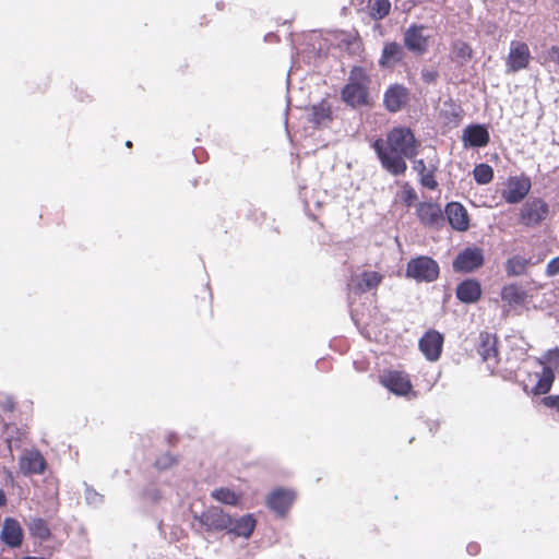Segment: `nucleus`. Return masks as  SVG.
<instances>
[{
    "instance_id": "f257e3e1",
    "label": "nucleus",
    "mask_w": 559,
    "mask_h": 559,
    "mask_svg": "<svg viewBox=\"0 0 559 559\" xmlns=\"http://www.w3.org/2000/svg\"><path fill=\"white\" fill-rule=\"evenodd\" d=\"M382 167L394 176L405 174L406 158L418 154L419 143L414 132L407 127H394L385 139H377L372 144Z\"/></svg>"
},
{
    "instance_id": "f03ea898",
    "label": "nucleus",
    "mask_w": 559,
    "mask_h": 559,
    "mask_svg": "<svg viewBox=\"0 0 559 559\" xmlns=\"http://www.w3.org/2000/svg\"><path fill=\"white\" fill-rule=\"evenodd\" d=\"M193 518L206 532L215 533L226 531L236 537L249 538L255 528V519L252 514H246L238 519L231 518L219 507H210L201 514Z\"/></svg>"
},
{
    "instance_id": "7ed1b4c3",
    "label": "nucleus",
    "mask_w": 559,
    "mask_h": 559,
    "mask_svg": "<svg viewBox=\"0 0 559 559\" xmlns=\"http://www.w3.org/2000/svg\"><path fill=\"white\" fill-rule=\"evenodd\" d=\"M370 76L362 67H353L348 82L342 88V99L352 107L368 104Z\"/></svg>"
},
{
    "instance_id": "20e7f679",
    "label": "nucleus",
    "mask_w": 559,
    "mask_h": 559,
    "mask_svg": "<svg viewBox=\"0 0 559 559\" xmlns=\"http://www.w3.org/2000/svg\"><path fill=\"white\" fill-rule=\"evenodd\" d=\"M440 267L436 260L427 255L411 259L406 265V276L418 283H431L439 277Z\"/></svg>"
},
{
    "instance_id": "39448f33",
    "label": "nucleus",
    "mask_w": 559,
    "mask_h": 559,
    "mask_svg": "<svg viewBox=\"0 0 559 559\" xmlns=\"http://www.w3.org/2000/svg\"><path fill=\"white\" fill-rule=\"evenodd\" d=\"M549 215V205L542 198H531L522 204L519 212V224L536 227Z\"/></svg>"
},
{
    "instance_id": "423d86ee",
    "label": "nucleus",
    "mask_w": 559,
    "mask_h": 559,
    "mask_svg": "<svg viewBox=\"0 0 559 559\" xmlns=\"http://www.w3.org/2000/svg\"><path fill=\"white\" fill-rule=\"evenodd\" d=\"M379 383L399 396H406L413 391L409 374L403 370H385L379 377Z\"/></svg>"
},
{
    "instance_id": "0eeeda50",
    "label": "nucleus",
    "mask_w": 559,
    "mask_h": 559,
    "mask_svg": "<svg viewBox=\"0 0 559 559\" xmlns=\"http://www.w3.org/2000/svg\"><path fill=\"white\" fill-rule=\"evenodd\" d=\"M532 59L530 47L525 41L512 40L506 58L507 73H516L528 68Z\"/></svg>"
},
{
    "instance_id": "6e6552de",
    "label": "nucleus",
    "mask_w": 559,
    "mask_h": 559,
    "mask_svg": "<svg viewBox=\"0 0 559 559\" xmlns=\"http://www.w3.org/2000/svg\"><path fill=\"white\" fill-rule=\"evenodd\" d=\"M504 189L501 192L502 199L509 204H516L523 201L532 188L531 179L525 176H511L507 179Z\"/></svg>"
},
{
    "instance_id": "1a4fd4ad",
    "label": "nucleus",
    "mask_w": 559,
    "mask_h": 559,
    "mask_svg": "<svg viewBox=\"0 0 559 559\" xmlns=\"http://www.w3.org/2000/svg\"><path fill=\"white\" fill-rule=\"evenodd\" d=\"M383 275L376 271H362L361 273L352 275L347 288L349 295H362L370 290L377 289L383 281Z\"/></svg>"
},
{
    "instance_id": "9d476101",
    "label": "nucleus",
    "mask_w": 559,
    "mask_h": 559,
    "mask_svg": "<svg viewBox=\"0 0 559 559\" xmlns=\"http://www.w3.org/2000/svg\"><path fill=\"white\" fill-rule=\"evenodd\" d=\"M443 343V334L435 329H429L419 338L418 347L427 360L437 361L441 357Z\"/></svg>"
},
{
    "instance_id": "9b49d317",
    "label": "nucleus",
    "mask_w": 559,
    "mask_h": 559,
    "mask_svg": "<svg viewBox=\"0 0 559 559\" xmlns=\"http://www.w3.org/2000/svg\"><path fill=\"white\" fill-rule=\"evenodd\" d=\"M542 370L530 374V380L534 383H524V391L533 395H544L548 393L555 381V373L552 369L540 362Z\"/></svg>"
},
{
    "instance_id": "f8f14e48",
    "label": "nucleus",
    "mask_w": 559,
    "mask_h": 559,
    "mask_svg": "<svg viewBox=\"0 0 559 559\" xmlns=\"http://www.w3.org/2000/svg\"><path fill=\"white\" fill-rule=\"evenodd\" d=\"M416 215L419 222L429 228L439 229L444 224L443 211L435 202H419L416 206Z\"/></svg>"
},
{
    "instance_id": "ddd939ff",
    "label": "nucleus",
    "mask_w": 559,
    "mask_h": 559,
    "mask_svg": "<svg viewBox=\"0 0 559 559\" xmlns=\"http://www.w3.org/2000/svg\"><path fill=\"white\" fill-rule=\"evenodd\" d=\"M484 264L483 250L478 247H468L461 251L453 261L456 272L469 273Z\"/></svg>"
},
{
    "instance_id": "4468645a",
    "label": "nucleus",
    "mask_w": 559,
    "mask_h": 559,
    "mask_svg": "<svg viewBox=\"0 0 559 559\" xmlns=\"http://www.w3.org/2000/svg\"><path fill=\"white\" fill-rule=\"evenodd\" d=\"M409 102V90L403 84L390 85L383 95V104L388 111L397 112Z\"/></svg>"
},
{
    "instance_id": "2eb2a0df",
    "label": "nucleus",
    "mask_w": 559,
    "mask_h": 559,
    "mask_svg": "<svg viewBox=\"0 0 559 559\" xmlns=\"http://www.w3.org/2000/svg\"><path fill=\"white\" fill-rule=\"evenodd\" d=\"M424 25H411L404 33L405 47L417 55H424L428 49L429 37L424 34Z\"/></svg>"
},
{
    "instance_id": "dca6fc26",
    "label": "nucleus",
    "mask_w": 559,
    "mask_h": 559,
    "mask_svg": "<svg viewBox=\"0 0 559 559\" xmlns=\"http://www.w3.org/2000/svg\"><path fill=\"white\" fill-rule=\"evenodd\" d=\"M476 352L484 361L497 364L499 356L497 335L487 331L480 332L476 344Z\"/></svg>"
},
{
    "instance_id": "f3484780",
    "label": "nucleus",
    "mask_w": 559,
    "mask_h": 559,
    "mask_svg": "<svg viewBox=\"0 0 559 559\" xmlns=\"http://www.w3.org/2000/svg\"><path fill=\"white\" fill-rule=\"evenodd\" d=\"M444 213L451 227L457 231H466L469 228V217L466 209L459 202L447 204Z\"/></svg>"
},
{
    "instance_id": "a211bd4d",
    "label": "nucleus",
    "mask_w": 559,
    "mask_h": 559,
    "mask_svg": "<svg viewBox=\"0 0 559 559\" xmlns=\"http://www.w3.org/2000/svg\"><path fill=\"white\" fill-rule=\"evenodd\" d=\"M0 536L7 546L17 548L23 543V528L17 520L7 518L3 521Z\"/></svg>"
},
{
    "instance_id": "6ab92c4d",
    "label": "nucleus",
    "mask_w": 559,
    "mask_h": 559,
    "mask_svg": "<svg viewBox=\"0 0 559 559\" xmlns=\"http://www.w3.org/2000/svg\"><path fill=\"white\" fill-rule=\"evenodd\" d=\"M19 465L24 475L43 474L46 469V460L39 451L33 450L20 457Z\"/></svg>"
},
{
    "instance_id": "aec40b11",
    "label": "nucleus",
    "mask_w": 559,
    "mask_h": 559,
    "mask_svg": "<svg viewBox=\"0 0 559 559\" xmlns=\"http://www.w3.org/2000/svg\"><path fill=\"white\" fill-rule=\"evenodd\" d=\"M462 140L465 147H484L489 143L490 135L485 126L471 124L464 129Z\"/></svg>"
},
{
    "instance_id": "412c9836",
    "label": "nucleus",
    "mask_w": 559,
    "mask_h": 559,
    "mask_svg": "<svg viewBox=\"0 0 559 559\" xmlns=\"http://www.w3.org/2000/svg\"><path fill=\"white\" fill-rule=\"evenodd\" d=\"M294 498L295 496L292 491L285 489H276L270 493L266 503L271 510L281 516H284L289 510Z\"/></svg>"
},
{
    "instance_id": "4be33fe9",
    "label": "nucleus",
    "mask_w": 559,
    "mask_h": 559,
    "mask_svg": "<svg viewBox=\"0 0 559 559\" xmlns=\"http://www.w3.org/2000/svg\"><path fill=\"white\" fill-rule=\"evenodd\" d=\"M456 298L464 304L477 302L481 297V286L477 280L467 278L461 282L455 290Z\"/></svg>"
},
{
    "instance_id": "5701e85b",
    "label": "nucleus",
    "mask_w": 559,
    "mask_h": 559,
    "mask_svg": "<svg viewBox=\"0 0 559 559\" xmlns=\"http://www.w3.org/2000/svg\"><path fill=\"white\" fill-rule=\"evenodd\" d=\"M405 56L403 47L396 41L385 43L379 59L381 68H391L401 62Z\"/></svg>"
},
{
    "instance_id": "b1692460",
    "label": "nucleus",
    "mask_w": 559,
    "mask_h": 559,
    "mask_svg": "<svg viewBox=\"0 0 559 559\" xmlns=\"http://www.w3.org/2000/svg\"><path fill=\"white\" fill-rule=\"evenodd\" d=\"M501 299L506 301L510 307L523 306L526 304L528 294L519 284L511 283L507 284L501 288Z\"/></svg>"
},
{
    "instance_id": "393cba45",
    "label": "nucleus",
    "mask_w": 559,
    "mask_h": 559,
    "mask_svg": "<svg viewBox=\"0 0 559 559\" xmlns=\"http://www.w3.org/2000/svg\"><path fill=\"white\" fill-rule=\"evenodd\" d=\"M312 122L316 124H326L332 121V107L325 99L312 106Z\"/></svg>"
},
{
    "instance_id": "a878e982",
    "label": "nucleus",
    "mask_w": 559,
    "mask_h": 559,
    "mask_svg": "<svg viewBox=\"0 0 559 559\" xmlns=\"http://www.w3.org/2000/svg\"><path fill=\"white\" fill-rule=\"evenodd\" d=\"M531 264V259L513 255L507 260L506 271L509 276H519L524 274Z\"/></svg>"
},
{
    "instance_id": "bb28decb",
    "label": "nucleus",
    "mask_w": 559,
    "mask_h": 559,
    "mask_svg": "<svg viewBox=\"0 0 559 559\" xmlns=\"http://www.w3.org/2000/svg\"><path fill=\"white\" fill-rule=\"evenodd\" d=\"M28 531L33 537L40 540H48L51 537L48 523L41 518L32 519L28 523Z\"/></svg>"
},
{
    "instance_id": "cd10ccee",
    "label": "nucleus",
    "mask_w": 559,
    "mask_h": 559,
    "mask_svg": "<svg viewBox=\"0 0 559 559\" xmlns=\"http://www.w3.org/2000/svg\"><path fill=\"white\" fill-rule=\"evenodd\" d=\"M211 497L214 500L228 506H237L241 498L239 493L225 487L213 490L211 492Z\"/></svg>"
},
{
    "instance_id": "c85d7f7f",
    "label": "nucleus",
    "mask_w": 559,
    "mask_h": 559,
    "mask_svg": "<svg viewBox=\"0 0 559 559\" xmlns=\"http://www.w3.org/2000/svg\"><path fill=\"white\" fill-rule=\"evenodd\" d=\"M369 14L373 20H382L389 15L391 3L389 0H369Z\"/></svg>"
},
{
    "instance_id": "c756f323",
    "label": "nucleus",
    "mask_w": 559,
    "mask_h": 559,
    "mask_svg": "<svg viewBox=\"0 0 559 559\" xmlns=\"http://www.w3.org/2000/svg\"><path fill=\"white\" fill-rule=\"evenodd\" d=\"M473 177L478 185H487L493 179V169L486 163L477 164L473 169Z\"/></svg>"
},
{
    "instance_id": "7c9ffc66",
    "label": "nucleus",
    "mask_w": 559,
    "mask_h": 559,
    "mask_svg": "<svg viewBox=\"0 0 559 559\" xmlns=\"http://www.w3.org/2000/svg\"><path fill=\"white\" fill-rule=\"evenodd\" d=\"M401 199L407 207L413 206L418 199L415 189L408 182L402 187Z\"/></svg>"
},
{
    "instance_id": "2f4dec72",
    "label": "nucleus",
    "mask_w": 559,
    "mask_h": 559,
    "mask_svg": "<svg viewBox=\"0 0 559 559\" xmlns=\"http://www.w3.org/2000/svg\"><path fill=\"white\" fill-rule=\"evenodd\" d=\"M454 53L456 58L466 61L473 57V49L468 44L459 41L454 45Z\"/></svg>"
},
{
    "instance_id": "473e14b6",
    "label": "nucleus",
    "mask_w": 559,
    "mask_h": 559,
    "mask_svg": "<svg viewBox=\"0 0 559 559\" xmlns=\"http://www.w3.org/2000/svg\"><path fill=\"white\" fill-rule=\"evenodd\" d=\"M419 176H420V179H419L420 183L425 188H427L429 190H436L438 188V181L435 177V171L432 169L426 170V171L419 174Z\"/></svg>"
},
{
    "instance_id": "72a5a7b5",
    "label": "nucleus",
    "mask_w": 559,
    "mask_h": 559,
    "mask_svg": "<svg viewBox=\"0 0 559 559\" xmlns=\"http://www.w3.org/2000/svg\"><path fill=\"white\" fill-rule=\"evenodd\" d=\"M177 460L169 453H165L156 459L154 465L158 469H167L175 465Z\"/></svg>"
},
{
    "instance_id": "f704fd0d",
    "label": "nucleus",
    "mask_w": 559,
    "mask_h": 559,
    "mask_svg": "<svg viewBox=\"0 0 559 559\" xmlns=\"http://www.w3.org/2000/svg\"><path fill=\"white\" fill-rule=\"evenodd\" d=\"M420 74H421L423 81L427 84L435 83L437 81V79L439 78L438 71L432 68H424L421 70Z\"/></svg>"
},
{
    "instance_id": "c9c22d12",
    "label": "nucleus",
    "mask_w": 559,
    "mask_h": 559,
    "mask_svg": "<svg viewBox=\"0 0 559 559\" xmlns=\"http://www.w3.org/2000/svg\"><path fill=\"white\" fill-rule=\"evenodd\" d=\"M545 274L548 276V277H554L556 275L559 274V255L551 259L547 265H546V270H545Z\"/></svg>"
},
{
    "instance_id": "e433bc0d",
    "label": "nucleus",
    "mask_w": 559,
    "mask_h": 559,
    "mask_svg": "<svg viewBox=\"0 0 559 559\" xmlns=\"http://www.w3.org/2000/svg\"><path fill=\"white\" fill-rule=\"evenodd\" d=\"M542 404L550 409H555L559 412V394L558 395H547L542 399Z\"/></svg>"
},
{
    "instance_id": "4c0bfd02",
    "label": "nucleus",
    "mask_w": 559,
    "mask_h": 559,
    "mask_svg": "<svg viewBox=\"0 0 559 559\" xmlns=\"http://www.w3.org/2000/svg\"><path fill=\"white\" fill-rule=\"evenodd\" d=\"M467 551L472 556H476L480 551V546L477 543H471L467 545Z\"/></svg>"
},
{
    "instance_id": "58836bf2",
    "label": "nucleus",
    "mask_w": 559,
    "mask_h": 559,
    "mask_svg": "<svg viewBox=\"0 0 559 559\" xmlns=\"http://www.w3.org/2000/svg\"><path fill=\"white\" fill-rule=\"evenodd\" d=\"M415 169L418 171V174H421V173L428 170L426 167V164L423 159H419L415 163Z\"/></svg>"
},
{
    "instance_id": "ea45409f",
    "label": "nucleus",
    "mask_w": 559,
    "mask_h": 559,
    "mask_svg": "<svg viewBox=\"0 0 559 559\" xmlns=\"http://www.w3.org/2000/svg\"><path fill=\"white\" fill-rule=\"evenodd\" d=\"M7 504V496L2 489H0V508Z\"/></svg>"
},
{
    "instance_id": "a19ab883",
    "label": "nucleus",
    "mask_w": 559,
    "mask_h": 559,
    "mask_svg": "<svg viewBox=\"0 0 559 559\" xmlns=\"http://www.w3.org/2000/svg\"><path fill=\"white\" fill-rule=\"evenodd\" d=\"M126 146H127V147H132V142H131V141H127V142H126Z\"/></svg>"
},
{
    "instance_id": "79ce46f5",
    "label": "nucleus",
    "mask_w": 559,
    "mask_h": 559,
    "mask_svg": "<svg viewBox=\"0 0 559 559\" xmlns=\"http://www.w3.org/2000/svg\"><path fill=\"white\" fill-rule=\"evenodd\" d=\"M552 51L559 52V48L552 47Z\"/></svg>"
}]
</instances>
